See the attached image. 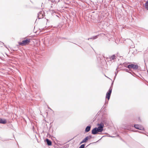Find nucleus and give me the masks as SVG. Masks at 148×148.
<instances>
[{"label":"nucleus","mask_w":148,"mask_h":148,"mask_svg":"<svg viewBox=\"0 0 148 148\" xmlns=\"http://www.w3.org/2000/svg\"><path fill=\"white\" fill-rule=\"evenodd\" d=\"M98 36H94L93 37H92L90 38H89L88 39V40H89V39H95L97 38Z\"/></svg>","instance_id":"nucleus-13"},{"label":"nucleus","mask_w":148,"mask_h":148,"mask_svg":"<svg viewBox=\"0 0 148 148\" xmlns=\"http://www.w3.org/2000/svg\"><path fill=\"white\" fill-rule=\"evenodd\" d=\"M43 13L44 12L43 11L39 12L38 15V19H41L43 17Z\"/></svg>","instance_id":"nucleus-7"},{"label":"nucleus","mask_w":148,"mask_h":148,"mask_svg":"<svg viewBox=\"0 0 148 148\" xmlns=\"http://www.w3.org/2000/svg\"><path fill=\"white\" fill-rule=\"evenodd\" d=\"M126 70H127L126 71H127V69Z\"/></svg>","instance_id":"nucleus-18"},{"label":"nucleus","mask_w":148,"mask_h":148,"mask_svg":"<svg viewBox=\"0 0 148 148\" xmlns=\"http://www.w3.org/2000/svg\"><path fill=\"white\" fill-rule=\"evenodd\" d=\"M85 144H82L79 147V148H84Z\"/></svg>","instance_id":"nucleus-15"},{"label":"nucleus","mask_w":148,"mask_h":148,"mask_svg":"<svg viewBox=\"0 0 148 148\" xmlns=\"http://www.w3.org/2000/svg\"><path fill=\"white\" fill-rule=\"evenodd\" d=\"M6 123V121L5 119L0 118V123L5 124Z\"/></svg>","instance_id":"nucleus-9"},{"label":"nucleus","mask_w":148,"mask_h":148,"mask_svg":"<svg viewBox=\"0 0 148 148\" xmlns=\"http://www.w3.org/2000/svg\"><path fill=\"white\" fill-rule=\"evenodd\" d=\"M134 127L136 129L140 130H144V128L141 125H135Z\"/></svg>","instance_id":"nucleus-6"},{"label":"nucleus","mask_w":148,"mask_h":148,"mask_svg":"<svg viewBox=\"0 0 148 148\" xmlns=\"http://www.w3.org/2000/svg\"><path fill=\"white\" fill-rule=\"evenodd\" d=\"M99 126L98 128H97V129L98 132H102L103 130V128L104 125L103 123H101L100 124L98 125Z\"/></svg>","instance_id":"nucleus-3"},{"label":"nucleus","mask_w":148,"mask_h":148,"mask_svg":"<svg viewBox=\"0 0 148 148\" xmlns=\"http://www.w3.org/2000/svg\"><path fill=\"white\" fill-rule=\"evenodd\" d=\"M91 138V136H88L86 137L84 139L82 142L80 143V144H82L84 143H86L87 142L88 139H90Z\"/></svg>","instance_id":"nucleus-5"},{"label":"nucleus","mask_w":148,"mask_h":148,"mask_svg":"<svg viewBox=\"0 0 148 148\" xmlns=\"http://www.w3.org/2000/svg\"><path fill=\"white\" fill-rule=\"evenodd\" d=\"M126 70H127L126 71H127V69Z\"/></svg>","instance_id":"nucleus-17"},{"label":"nucleus","mask_w":148,"mask_h":148,"mask_svg":"<svg viewBox=\"0 0 148 148\" xmlns=\"http://www.w3.org/2000/svg\"><path fill=\"white\" fill-rule=\"evenodd\" d=\"M127 67L128 69H133L134 70H136L138 69V66L137 65L131 64L128 65L127 66Z\"/></svg>","instance_id":"nucleus-2"},{"label":"nucleus","mask_w":148,"mask_h":148,"mask_svg":"<svg viewBox=\"0 0 148 148\" xmlns=\"http://www.w3.org/2000/svg\"><path fill=\"white\" fill-rule=\"evenodd\" d=\"M126 70H127L126 71H127V69Z\"/></svg>","instance_id":"nucleus-19"},{"label":"nucleus","mask_w":148,"mask_h":148,"mask_svg":"<svg viewBox=\"0 0 148 148\" xmlns=\"http://www.w3.org/2000/svg\"><path fill=\"white\" fill-rule=\"evenodd\" d=\"M30 42V39L27 38L23 40L22 42H18V44L21 46H25L28 45Z\"/></svg>","instance_id":"nucleus-1"},{"label":"nucleus","mask_w":148,"mask_h":148,"mask_svg":"<svg viewBox=\"0 0 148 148\" xmlns=\"http://www.w3.org/2000/svg\"><path fill=\"white\" fill-rule=\"evenodd\" d=\"M127 129L128 130H130V129Z\"/></svg>","instance_id":"nucleus-16"},{"label":"nucleus","mask_w":148,"mask_h":148,"mask_svg":"<svg viewBox=\"0 0 148 148\" xmlns=\"http://www.w3.org/2000/svg\"><path fill=\"white\" fill-rule=\"evenodd\" d=\"M91 127L90 126H87L85 129V132H88L90 130Z\"/></svg>","instance_id":"nucleus-12"},{"label":"nucleus","mask_w":148,"mask_h":148,"mask_svg":"<svg viewBox=\"0 0 148 148\" xmlns=\"http://www.w3.org/2000/svg\"><path fill=\"white\" fill-rule=\"evenodd\" d=\"M98 132L97 129V128L95 127L93 129L92 131V133L93 134H96Z\"/></svg>","instance_id":"nucleus-8"},{"label":"nucleus","mask_w":148,"mask_h":148,"mask_svg":"<svg viewBox=\"0 0 148 148\" xmlns=\"http://www.w3.org/2000/svg\"><path fill=\"white\" fill-rule=\"evenodd\" d=\"M116 58V56L114 55H112L110 58V59L111 61H114V60H115Z\"/></svg>","instance_id":"nucleus-10"},{"label":"nucleus","mask_w":148,"mask_h":148,"mask_svg":"<svg viewBox=\"0 0 148 148\" xmlns=\"http://www.w3.org/2000/svg\"><path fill=\"white\" fill-rule=\"evenodd\" d=\"M112 88L111 87H110L109 90L106 93V98H107L108 100H109L110 98V95L112 92Z\"/></svg>","instance_id":"nucleus-4"},{"label":"nucleus","mask_w":148,"mask_h":148,"mask_svg":"<svg viewBox=\"0 0 148 148\" xmlns=\"http://www.w3.org/2000/svg\"><path fill=\"white\" fill-rule=\"evenodd\" d=\"M145 7L146 9L148 10V1L145 3Z\"/></svg>","instance_id":"nucleus-14"},{"label":"nucleus","mask_w":148,"mask_h":148,"mask_svg":"<svg viewBox=\"0 0 148 148\" xmlns=\"http://www.w3.org/2000/svg\"><path fill=\"white\" fill-rule=\"evenodd\" d=\"M46 141L48 145H51V142L49 139H46Z\"/></svg>","instance_id":"nucleus-11"}]
</instances>
